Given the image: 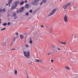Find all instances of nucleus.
<instances>
[{"mask_svg":"<svg viewBox=\"0 0 78 78\" xmlns=\"http://www.w3.org/2000/svg\"><path fill=\"white\" fill-rule=\"evenodd\" d=\"M23 52L25 56L26 57L27 59H29L30 58V51H28L27 53L25 51H24Z\"/></svg>","mask_w":78,"mask_h":78,"instance_id":"f257e3e1","label":"nucleus"},{"mask_svg":"<svg viewBox=\"0 0 78 78\" xmlns=\"http://www.w3.org/2000/svg\"><path fill=\"white\" fill-rule=\"evenodd\" d=\"M70 3H69L65 5L63 7V8L65 9H66V8H67V7H68V6H70Z\"/></svg>","mask_w":78,"mask_h":78,"instance_id":"f03ea898","label":"nucleus"},{"mask_svg":"<svg viewBox=\"0 0 78 78\" xmlns=\"http://www.w3.org/2000/svg\"><path fill=\"white\" fill-rule=\"evenodd\" d=\"M55 12H56V9H54L51 12V13L48 15V16L49 17L52 15H53L55 14Z\"/></svg>","mask_w":78,"mask_h":78,"instance_id":"7ed1b4c3","label":"nucleus"},{"mask_svg":"<svg viewBox=\"0 0 78 78\" xmlns=\"http://www.w3.org/2000/svg\"><path fill=\"white\" fill-rule=\"evenodd\" d=\"M64 20L65 22H68V20H67V15H65Z\"/></svg>","mask_w":78,"mask_h":78,"instance_id":"20e7f679","label":"nucleus"},{"mask_svg":"<svg viewBox=\"0 0 78 78\" xmlns=\"http://www.w3.org/2000/svg\"><path fill=\"white\" fill-rule=\"evenodd\" d=\"M17 6V5H15L13 6L11 8V10H13V9H15Z\"/></svg>","mask_w":78,"mask_h":78,"instance_id":"39448f33","label":"nucleus"},{"mask_svg":"<svg viewBox=\"0 0 78 78\" xmlns=\"http://www.w3.org/2000/svg\"><path fill=\"white\" fill-rule=\"evenodd\" d=\"M35 61H36V62H40V63H42V62H43V61L41 60L36 59L35 60Z\"/></svg>","mask_w":78,"mask_h":78,"instance_id":"423d86ee","label":"nucleus"},{"mask_svg":"<svg viewBox=\"0 0 78 78\" xmlns=\"http://www.w3.org/2000/svg\"><path fill=\"white\" fill-rule=\"evenodd\" d=\"M32 3L33 5H37L38 4V2L34 1L32 2Z\"/></svg>","mask_w":78,"mask_h":78,"instance_id":"0eeeda50","label":"nucleus"},{"mask_svg":"<svg viewBox=\"0 0 78 78\" xmlns=\"http://www.w3.org/2000/svg\"><path fill=\"white\" fill-rule=\"evenodd\" d=\"M23 9H24V7H23L20 9L19 11L21 12H23Z\"/></svg>","mask_w":78,"mask_h":78,"instance_id":"6e6552de","label":"nucleus"},{"mask_svg":"<svg viewBox=\"0 0 78 78\" xmlns=\"http://www.w3.org/2000/svg\"><path fill=\"white\" fill-rule=\"evenodd\" d=\"M2 46L4 47V48H6V42H3L2 44Z\"/></svg>","mask_w":78,"mask_h":78,"instance_id":"1a4fd4ad","label":"nucleus"},{"mask_svg":"<svg viewBox=\"0 0 78 78\" xmlns=\"http://www.w3.org/2000/svg\"><path fill=\"white\" fill-rule=\"evenodd\" d=\"M30 7V5L29 4H26L25 5V7L26 8H28Z\"/></svg>","mask_w":78,"mask_h":78,"instance_id":"9d476101","label":"nucleus"},{"mask_svg":"<svg viewBox=\"0 0 78 78\" xmlns=\"http://www.w3.org/2000/svg\"><path fill=\"white\" fill-rule=\"evenodd\" d=\"M39 35V34H35V37H36V38H37V37H38Z\"/></svg>","mask_w":78,"mask_h":78,"instance_id":"9b49d317","label":"nucleus"},{"mask_svg":"<svg viewBox=\"0 0 78 78\" xmlns=\"http://www.w3.org/2000/svg\"><path fill=\"white\" fill-rule=\"evenodd\" d=\"M52 53H56V51L55 49H53L51 50Z\"/></svg>","mask_w":78,"mask_h":78,"instance_id":"f8f14e48","label":"nucleus"},{"mask_svg":"<svg viewBox=\"0 0 78 78\" xmlns=\"http://www.w3.org/2000/svg\"><path fill=\"white\" fill-rule=\"evenodd\" d=\"M20 3V2L19 1H18V2H15L14 3V4L15 5H18V4H19V3Z\"/></svg>","mask_w":78,"mask_h":78,"instance_id":"ddd939ff","label":"nucleus"},{"mask_svg":"<svg viewBox=\"0 0 78 78\" xmlns=\"http://www.w3.org/2000/svg\"><path fill=\"white\" fill-rule=\"evenodd\" d=\"M20 37L21 39H23V35H20Z\"/></svg>","mask_w":78,"mask_h":78,"instance_id":"4468645a","label":"nucleus"},{"mask_svg":"<svg viewBox=\"0 0 78 78\" xmlns=\"http://www.w3.org/2000/svg\"><path fill=\"white\" fill-rule=\"evenodd\" d=\"M12 0H9V5H10V4H11V2H12Z\"/></svg>","mask_w":78,"mask_h":78,"instance_id":"2eb2a0df","label":"nucleus"},{"mask_svg":"<svg viewBox=\"0 0 78 78\" xmlns=\"http://www.w3.org/2000/svg\"><path fill=\"white\" fill-rule=\"evenodd\" d=\"M23 3H24V1H22L20 3V5H22Z\"/></svg>","mask_w":78,"mask_h":78,"instance_id":"dca6fc26","label":"nucleus"},{"mask_svg":"<svg viewBox=\"0 0 78 78\" xmlns=\"http://www.w3.org/2000/svg\"><path fill=\"white\" fill-rule=\"evenodd\" d=\"M65 68L68 70H69V69H70V68H69V66H68L65 67Z\"/></svg>","mask_w":78,"mask_h":78,"instance_id":"f3484780","label":"nucleus"},{"mask_svg":"<svg viewBox=\"0 0 78 78\" xmlns=\"http://www.w3.org/2000/svg\"><path fill=\"white\" fill-rule=\"evenodd\" d=\"M15 73L16 75L17 73V70L15 69Z\"/></svg>","mask_w":78,"mask_h":78,"instance_id":"a211bd4d","label":"nucleus"},{"mask_svg":"<svg viewBox=\"0 0 78 78\" xmlns=\"http://www.w3.org/2000/svg\"><path fill=\"white\" fill-rule=\"evenodd\" d=\"M43 2L44 3H46V2H47V1L46 0H43Z\"/></svg>","mask_w":78,"mask_h":78,"instance_id":"6ab92c4d","label":"nucleus"},{"mask_svg":"<svg viewBox=\"0 0 78 78\" xmlns=\"http://www.w3.org/2000/svg\"><path fill=\"white\" fill-rule=\"evenodd\" d=\"M13 17H16V13H14L13 15Z\"/></svg>","mask_w":78,"mask_h":78,"instance_id":"aec40b11","label":"nucleus"},{"mask_svg":"<svg viewBox=\"0 0 78 78\" xmlns=\"http://www.w3.org/2000/svg\"><path fill=\"white\" fill-rule=\"evenodd\" d=\"M60 43H61V44H66V42H64V43H63V42H60Z\"/></svg>","mask_w":78,"mask_h":78,"instance_id":"412c9836","label":"nucleus"},{"mask_svg":"<svg viewBox=\"0 0 78 78\" xmlns=\"http://www.w3.org/2000/svg\"><path fill=\"white\" fill-rule=\"evenodd\" d=\"M7 25V23H5L3 24V25H4V26H6V25Z\"/></svg>","mask_w":78,"mask_h":78,"instance_id":"4be33fe9","label":"nucleus"},{"mask_svg":"<svg viewBox=\"0 0 78 78\" xmlns=\"http://www.w3.org/2000/svg\"><path fill=\"white\" fill-rule=\"evenodd\" d=\"M53 32V29L52 28H51L50 30V32L51 33H52Z\"/></svg>","mask_w":78,"mask_h":78,"instance_id":"5701e85b","label":"nucleus"},{"mask_svg":"<svg viewBox=\"0 0 78 78\" xmlns=\"http://www.w3.org/2000/svg\"><path fill=\"white\" fill-rule=\"evenodd\" d=\"M30 44H33V40H30Z\"/></svg>","mask_w":78,"mask_h":78,"instance_id":"b1692460","label":"nucleus"},{"mask_svg":"<svg viewBox=\"0 0 78 78\" xmlns=\"http://www.w3.org/2000/svg\"><path fill=\"white\" fill-rule=\"evenodd\" d=\"M51 47L53 48H55V46L54 45H52L51 46Z\"/></svg>","mask_w":78,"mask_h":78,"instance_id":"393cba45","label":"nucleus"},{"mask_svg":"<svg viewBox=\"0 0 78 78\" xmlns=\"http://www.w3.org/2000/svg\"><path fill=\"white\" fill-rule=\"evenodd\" d=\"M26 14L27 16H28V15H29V13L26 12Z\"/></svg>","mask_w":78,"mask_h":78,"instance_id":"a878e982","label":"nucleus"},{"mask_svg":"<svg viewBox=\"0 0 78 78\" xmlns=\"http://www.w3.org/2000/svg\"><path fill=\"white\" fill-rule=\"evenodd\" d=\"M39 0H34V1H35V2H37V3H38V2H39Z\"/></svg>","mask_w":78,"mask_h":78,"instance_id":"bb28decb","label":"nucleus"},{"mask_svg":"<svg viewBox=\"0 0 78 78\" xmlns=\"http://www.w3.org/2000/svg\"><path fill=\"white\" fill-rule=\"evenodd\" d=\"M6 30L5 28H4L2 29L1 30L3 31V30Z\"/></svg>","mask_w":78,"mask_h":78,"instance_id":"cd10ccee","label":"nucleus"},{"mask_svg":"<svg viewBox=\"0 0 78 78\" xmlns=\"http://www.w3.org/2000/svg\"><path fill=\"white\" fill-rule=\"evenodd\" d=\"M30 12L32 13L33 12V11L32 10H30Z\"/></svg>","mask_w":78,"mask_h":78,"instance_id":"c85d7f7f","label":"nucleus"},{"mask_svg":"<svg viewBox=\"0 0 78 78\" xmlns=\"http://www.w3.org/2000/svg\"><path fill=\"white\" fill-rule=\"evenodd\" d=\"M16 39L14 38L13 41V42H15V41H16Z\"/></svg>","mask_w":78,"mask_h":78,"instance_id":"c756f323","label":"nucleus"},{"mask_svg":"<svg viewBox=\"0 0 78 78\" xmlns=\"http://www.w3.org/2000/svg\"><path fill=\"white\" fill-rule=\"evenodd\" d=\"M10 24H11V23H10V22H9L8 23V25H10Z\"/></svg>","mask_w":78,"mask_h":78,"instance_id":"7c9ffc66","label":"nucleus"},{"mask_svg":"<svg viewBox=\"0 0 78 78\" xmlns=\"http://www.w3.org/2000/svg\"><path fill=\"white\" fill-rule=\"evenodd\" d=\"M27 2H28V1H27V0H25V2H24V3H27Z\"/></svg>","mask_w":78,"mask_h":78,"instance_id":"2f4dec72","label":"nucleus"},{"mask_svg":"<svg viewBox=\"0 0 78 78\" xmlns=\"http://www.w3.org/2000/svg\"><path fill=\"white\" fill-rule=\"evenodd\" d=\"M2 12V9H0V12Z\"/></svg>","mask_w":78,"mask_h":78,"instance_id":"473e14b6","label":"nucleus"},{"mask_svg":"<svg viewBox=\"0 0 78 78\" xmlns=\"http://www.w3.org/2000/svg\"><path fill=\"white\" fill-rule=\"evenodd\" d=\"M41 27H42V28H44V26H43V25H41Z\"/></svg>","mask_w":78,"mask_h":78,"instance_id":"72a5a7b5","label":"nucleus"},{"mask_svg":"<svg viewBox=\"0 0 78 78\" xmlns=\"http://www.w3.org/2000/svg\"><path fill=\"white\" fill-rule=\"evenodd\" d=\"M17 36H16V37H14V38H15V39H17Z\"/></svg>","mask_w":78,"mask_h":78,"instance_id":"f704fd0d","label":"nucleus"},{"mask_svg":"<svg viewBox=\"0 0 78 78\" xmlns=\"http://www.w3.org/2000/svg\"><path fill=\"white\" fill-rule=\"evenodd\" d=\"M2 20H1V19L0 18V24L2 23Z\"/></svg>","mask_w":78,"mask_h":78,"instance_id":"c9c22d12","label":"nucleus"},{"mask_svg":"<svg viewBox=\"0 0 78 78\" xmlns=\"http://www.w3.org/2000/svg\"><path fill=\"white\" fill-rule=\"evenodd\" d=\"M16 36H18V33H16Z\"/></svg>","mask_w":78,"mask_h":78,"instance_id":"e433bc0d","label":"nucleus"},{"mask_svg":"<svg viewBox=\"0 0 78 78\" xmlns=\"http://www.w3.org/2000/svg\"><path fill=\"white\" fill-rule=\"evenodd\" d=\"M26 47H28V45L26 44Z\"/></svg>","mask_w":78,"mask_h":78,"instance_id":"4c0bfd02","label":"nucleus"},{"mask_svg":"<svg viewBox=\"0 0 78 78\" xmlns=\"http://www.w3.org/2000/svg\"><path fill=\"white\" fill-rule=\"evenodd\" d=\"M51 62H53V60L51 59Z\"/></svg>","mask_w":78,"mask_h":78,"instance_id":"58836bf2","label":"nucleus"},{"mask_svg":"<svg viewBox=\"0 0 78 78\" xmlns=\"http://www.w3.org/2000/svg\"><path fill=\"white\" fill-rule=\"evenodd\" d=\"M57 49L58 50H60V48H57Z\"/></svg>","mask_w":78,"mask_h":78,"instance_id":"ea45409f","label":"nucleus"},{"mask_svg":"<svg viewBox=\"0 0 78 78\" xmlns=\"http://www.w3.org/2000/svg\"><path fill=\"white\" fill-rule=\"evenodd\" d=\"M31 39H32V38H30V41H32V40H31Z\"/></svg>","mask_w":78,"mask_h":78,"instance_id":"a19ab883","label":"nucleus"},{"mask_svg":"<svg viewBox=\"0 0 78 78\" xmlns=\"http://www.w3.org/2000/svg\"><path fill=\"white\" fill-rule=\"evenodd\" d=\"M16 50L15 48H12V50Z\"/></svg>","mask_w":78,"mask_h":78,"instance_id":"79ce46f5","label":"nucleus"},{"mask_svg":"<svg viewBox=\"0 0 78 78\" xmlns=\"http://www.w3.org/2000/svg\"><path fill=\"white\" fill-rule=\"evenodd\" d=\"M47 54H48V56H49L50 55V53H48Z\"/></svg>","mask_w":78,"mask_h":78,"instance_id":"37998d69","label":"nucleus"},{"mask_svg":"<svg viewBox=\"0 0 78 78\" xmlns=\"http://www.w3.org/2000/svg\"><path fill=\"white\" fill-rule=\"evenodd\" d=\"M10 16L9 14H8L7 15V17H9Z\"/></svg>","mask_w":78,"mask_h":78,"instance_id":"c03bdc74","label":"nucleus"},{"mask_svg":"<svg viewBox=\"0 0 78 78\" xmlns=\"http://www.w3.org/2000/svg\"><path fill=\"white\" fill-rule=\"evenodd\" d=\"M42 3H43V2H41L40 3V5H42Z\"/></svg>","mask_w":78,"mask_h":78,"instance_id":"a18cd8bd","label":"nucleus"},{"mask_svg":"<svg viewBox=\"0 0 78 78\" xmlns=\"http://www.w3.org/2000/svg\"><path fill=\"white\" fill-rule=\"evenodd\" d=\"M76 35H75V37H74V38H76Z\"/></svg>","mask_w":78,"mask_h":78,"instance_id":"49530a36","label":"nucleus"},{"mask_svg":"<svg viewBox=\"0 0 78 78\" xmlns=\"http://www.w3.org/2000/svg\"><path fill=\"white\" fill-rule=\"evenodd\" d=\"M33 27H31V30H33Z\"/></svg>","mask_w":78,"mask_h":78,"instance_id":"de8ad7c7","label":"nucleus"},{"mask_svg":"<svg viewBox=\"0 0 78 78\" xmlns=\"http://www.w3.org/2000/svg\"><path fill=\"white\" fill-rule=\"evenodd\" d=\"M8 5H9V4L7 3V4H6V5L7 6H8Z\"/></svg>","mask_w":78,"mask_h":78,"instance_id":"09e8293b","label":"nucleus"},{"mask_svg":"<svg viewBox=\"0 0 78 78\" xmlns=\"http://www.w3.org/2000/svg\"><path fill=\"white\" fill-rule=\"evenodd\" d=\"M73 59L74 61V62H75V60H74V58H73Z\"/></svg>","mask_w":78,"mask_h":78,"instance_id":"8fccbe9b","label":"nucleus"},{"mask_svg":"<svg viewBox=\"0 0 78 78\" xmlns=\"http://www.w3.org/2000/svg\"><path fill=\"white\" fill-rule=\"evenodd\" d=\"M26 73L27 75H28V74H27V71H26Z\"/></svg>","mask_w":78,"mask_h":78,"instance_id":"3c124183","label":"nucleus"},{"mask_svg":"<svg viewBox=\"0 0 78 78\" xmlns=\"http://www.w3.org/2000/svg\"><path fill=\"white\" fill-rule=\"evenodd\" d=\"M28 64H31V62H30V63H28Z\"/></svg>","mask_w":78,"mask_h":78,"instance_id":"603ef678","label":"nucleus"},{"mask_svg":"<svg viewBox=\"0 0 78 78\" xmlns=\"http://www.w3.org/2000/svg\"><path fill=\"white\" fill-rule=\"evenodd\" d=\"M27 78H29V77H28V74L27 75Z\"/></svg>","mask_w":78,"mask_h":78,"instance_id":"864d4df0","label":"nucleus"},{"mask_svg":"<svg viewBox=\"0 0 78 78\" xmlns=\"http://www.w3.org/2000/svg\"><path fill=\"white\" fill-rule=\"evenodd\" d=\"M51 69L53 70V69L52 68H51Z\"/></svg>","mask_w":78,"mask_h":78,"instance_id":"5fc2aeb1","label":"nucleus"},{"mask_svg":"<svg viewBox=\"0 0 78 78\" xmlns=\"http://www.w3.org/2000/svg\"><path fill=\"white\" fill-rule=\"evenodd\" d=\"M12 44H13V43H12L11 45V46H12Z\"/></svg>","mask_w":78,"mask_h":78,"instance_id":"6e6d98bb","label":"nucleus"},{"mask_svg":"<svg viewBox=\"0 0 78 78\" xmlns=\"http://www.w3.org/2000/svg\"><path fill=\"white\" fill-rule=\"evenodd\" d=\"M17 18V16L15 18H14L15 19Z\"/></svg>","mask_w":78,"mask_h":78,"instance_id":"4d7b16f0","label":"nucleus"},{"mask_svg":"<svg viewBox=\"0 0 78 78\" xmlns=\"http://www.w3.org/2000/svg\"><path fill=\"white\" fill-rule=\"evenodd\" d=\"M3 11H4V12L5 11V9H3Z\"/></svg>","mask_w":78,"mask_h":78,"instance_id":"13d9d810","label":"nucleus"},{"mask_svg":"<svg viewBox=\"0 0 78 78\" xmlns=\"http://www.w3.org/2000/svg\"><path fill=\"white\" fill-rule=\"evenodd\" d=\"M61 60H62V61H63V60H64V59H62Z\"/></svg>","mask_w":78,"mask_h":78,"instance_id":"bf43d9fd","label":"nucleus"},{"mask_svg":"<svg viewBox=\"0 0 78 78\" xmlns=\"http://www.w3.org/2000/svg\"><path fill=\"white\" fill-rule=\"evenodd\" d=\"M78 74H77V73H75V75H77Z\"/></svg>","mask_w":78,"mask_h":78,"instance_id":"052dcab7","label":"nucleus"},{"mask_svg":"<svg viewBox=\"0 0 78 78\" xmlns=\"http://www.w3.org/2000/svg\"><path fill=\"white\" fill-rule=\"evenodd\" d=\"M17 12H18V10H17Z\"/></svg>","mask_w":78,"mask_h":78,"instance_id":"680f3d73","label":"nucleus"},{"mask_svg":"<svg viewBox=\"0 0 78 78\" xmlns=\"http://www.w3.org/2000/svg\"><path fill=\"white\" fill-rule=\"evenodd\" d=\"M9 6H10V5H9Z\"/></svg>","mask_w":78,"mask_h":78,"instance_id":"e2e57ef3","label":"nucleus"},{"mask_svg":"<svg viewBox=\"0 0 78 78\" xmlns=\"http://www.w3.org/2000/svg\"><path fill=\"white\" fill-rule=\"evenodd\" d=\"M76 73H78V72H76Z\"/></svg>","mask_w":78,"mask_h":78,"instance_id":"0e129e2a","label":"nucleus"},{"mask_svg":"<svg viewBox=\"0 0 78 78\" xmlns=\"http://www.w3.org/2000/svg\"><path fill=\"white\" fill-rule=\"evenodd\" d=\"M57 58H59V57H57Z\"/></svg>","mask_w":78,"mask_h":78,"instance_id":"69168bd1","label":"nucleus"},{"mask_svg":"<svg viewBox=\"0 0 78 78\" xmlns=\"http://www.w3.org/2000/svg\"><path fill=\"white\" fill-rule=\"evenodd\" d=\"M76 9V8H75Z\"/></svg>","mask_w":78,"mask_h":78,"instance_id":"338daca9","label":"nucleus"}]
</instances>
